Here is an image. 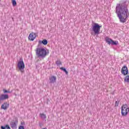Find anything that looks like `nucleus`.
Wrapping results in <instances>:
<instances>
[{
    "instance_id": "1a4fd4ad",
    "label": "nucleus",
    "mask_w": 129,
    "mask_h": 129,
    "mask_svg": "<svg viewBox=\"0 0 129 129\" xmlns=\"http://www.w3.org/2000/svg\"><path fill=\"white\" fill-rule=\"evenodd\" d=\"M19 123L18 120H13L11 121L10 123L11 127L12 128H15L17 127V124Z\"/></svg>"
},
{
    "instance_id": "2eb2a0df",
    "label": "nucleus",
    "mask_w": 129,
    "mask_h": 129,
    "mask_svg": "<svg viewBox=\"0 0 129 129\" xmlns=\"http://www.w3.org/2000/svg\"><path fill=\"white\" fill-rule=\"evenodd\" d=\"M1 129H11V127H10V125L7 124L5 126H2Z\"/></svg>"
},
{
    "instance_id": "dca6fc26",
    "label": "nucleus",
    "mask_w": 129,
    "mask_h": 129,
    "mask_svg": "<svg viewBox=\"0 0 129 129\" xmlns=\"http://www.w3.org/2000/svg\"><path fill=\"white\" fill-rule=\"evenodd\" d=\"M60 70H62V71H63L64 72H65L66 74L67 75H68V71H67L66 70V69L63 68V67H61V68H60Z\"/></svg>"
},
{
    "instance_id": "412c9836",
    "label": "nucleus",
    "mask_w": 129,
    "mask_h": 129,
    "mask_svg": "<svg viewBox=\"0 0 129 129\" xmlns=\"http://www.w3.org/2000/svg\"><path fill=\"white\" fill-rule=\"evenodd\" d=\"M18 129H25V127L23 125L19 126Z\"/></svg>"
},
{
    "instance_id": "0eeeda50",
    "label": "nucleus",
    "mask_w": 129,
    "mask_h": 129,
    "mask_svg": "<svg viewBox=\"0 0 129 129\" xmlns=\"http://www.w3.org/2000/svg\"><path fill=\"white\" fill-rule=\"evenodd\" d=\"M121 74L123 75H127L128 74V69L125 66H123L121 70Z\"/></svg>"
},
{
    "instance_id": "4be33fe9",
    "label": "nucleus",
    "mask_w": 129,
    "mask_h": 129,
    "mask_svg": "<svg viewBox=\"0 0 129 129\" xmlns=\"http://www.w3.org/2000/svg\"><path fill=\"white\" fill-rule=\"evenodd\" d=\"M115 106H118V102H117V101H115Z\"/></svg>"
},
{
    "instance_id": "9d476101",
    "label": "nucleus",
    "mask_w": 129,
    "mask_h": 129,
    "mask_svg": "<svg viewBox=\"0 0 129 129\" xmlns=\"http://www.w3.org/2000/svg\"><path fill=\"white\" fill-rule=\"evenodd\" d=\"M6 99H9V95L1 94L0 95V101H2V100H6Z\"/></svg>"
},
{
    "instance_id": "423d86ee",
    "label": "nucleus",
    "mask_w": 129,
    "mask_h": 129,
    "mask_svg": "<svg viewBox=\"0 0 129 129\" xmlns=\"http://www.w3.org/2000/svg\"><path fill=\"white\" fill-rule=\"evenodd\" d=\"M105 41L108 45H117V44H118V41H113L112 39H111L108 37H106Z\"/></svg>"
},
{
    "instance_id": "5701e85b",
    "label": "nucleus",
    "mask_w": 129,
    "mask_h": 129,
    "mask_svg": "<svg viewBox=\"0 0 129 129\" xmlns=\"http://www.w3.org/2000/svg\"><path fill=\"white\" fill-rule=\"evenodd\" d=\"M21 124L22 125H24V124H25V122H22Z\"/></svg>"
},
{
    "instance_id": "f03ea898",
    "label": "nucleus",
    "mask_w": 129,
    "mask_h": 129,
    "mask_svg": "<svg viewBox=\"0 0 129 129\" xmlns=\"http://www.w3.org/2000/svg\"><path fill=\"white\" fill-rule=\"evenodd\" d=\"M37 57L45 58L46 56L49 55V49L44 47H37L35 50Z\"/></svg>"
},
{
    "instance_id": "f3484780",
    "label": "nucleus",
    "mask_w": 129,
    "mask_h": 129,
    "mask_svg": "<svg viewBox=\"0 0 129 129\" xmlns=\"http://www.w3.org/2000/svg\"><path fill=\"white\" fill-rule=\"evenodd\" d=\"M40 117H42V118H46L47 116H46V114L44 113H40Z\"/></svg>"
},
{
    "instance_id": "9b49d317",
    "label": "nucleus",
    "mask_w": 129,
    "mask_h": 129,
    "mask_svg": "<svg viewBox=\"0 0 129 129\" xmlns=\"http://www.w3.org/2000/svg\"><path fill=\"white\" fill-rule=\"evenodd\" d=\"M49 80L50 83H55V82H56V80H57V78L55 76H52L49 77Z\"/></svg>"
},
{
    "instance_id": "4468645a",
    "label": "nucleus",
    "mask_w": 129,
    "mask_h": 129,
    "mask_svg": "<svg viewBox=\"0 0 129 129\" xmlns=\"http://www.w3.org/2000/svg\"><path fill=\"white\" fill-rule=\"evenodd\" d=\"M124 81L126 83H129V75H127L125 77L124 79Z\"/></svg>"
},
{
    "instance_id": "aec40b11",
    "label": "nucleus",
    "mask_w": 129,
    "mask_h": 129,
    "mask_svg": "<svg viewBox=\"0 0 129 129\" xmlns=\"http://www.w3.org/2000/svg\"><path fill=\"white\" fill-rule=\"evenodd\" d=\"M3 92L4 93H10L11 92L8 91V90H3Z\"/></svg>"
},
{
    "instance_id": "6ab92c4d",
    "label": "nucleus",
    "mask_w": 129,
    "mask_h": 129,
    "mask_svg": "<svg viewBox=\"0 0 129 129\" xmlns=\"http://www.w3.org/2000/svg\"><path fill=\"white\" fill-rule=\"evenodd\" d=\"M56 64L57 65H61L62 64V63L60 61L57 60V61H56Z\"/></svg>"
},
{
    "instance_id": "b1692460",
    "label": "nucleus",
    "mask_w": 129,
    "mask_h": 129,
    "mask_svg": "<svg viewBox=\"0 0 129 129\" xmlns=\"http://www.w3.org/2000/svg\"><path fill=\"white\" fill-rule=\"evenodd\" d=\"M1 2H2V0H0V3H1Z\"/></svg>"
},
{
    "instance_id": "f8f14e48",
    "label": "nucleus",
    "mask_w": 129,
    "mask_h": 129,
    "mask_svg": "<svg viewBox=\"0 0 129 129\" xmlns=\"http://www.w3.org/2000/svg\"><path fill=\"white\" fill-rule=\"evenodd\" d=\"M9 103L7 102H4L1 106V108H2V109H4V110H6L8 109V107H9Z\"/></svg>"
},
{
    "instance_id": "7ed1b4c3",
    "label": "nucleus",
    "mask_w": 129,
    "mask_h": 129,
    "mask_svg": "<svg viewBox=\"0 0 129 129\" xmlns=\"http://www.w3.org/2000/svg\"><path fill=\"white\" fill-rule=\"evenodd\" d=\"M129 112V107L126 104H123L121 107V114L122 116H126Z\"/></svg>"
},
{
    "instance_id": "20e7f679",
    "label": "nucleus",
    "mask_w": 129,
    "mask_h": 129,
    "mask_svg": "<svg viewBox=\"0 0 129 129\" xmlns=\"http://www.w3.org/2000/svg\"><path fill=\"white\" fill-rule=\"evenodd\" d=\"M101 27V26H100L97 23H94V25L92 26V30L95 35H98L99 34Z\"/></svg>"
},
{
    "instance_id": "39448f33",
    "label": "nucleus",
    "mask_w": 129,
    "mask_h": 129,
    "mask_svg": "<svg viewBox=\"0 0 129 129\" xmlns=\"http://www.w3.org/2000/svg\"><path fill=\"white\" fill-rule=\"evenodd\" d=\"M17 67L18 69L21 71V73H24V70L25 69V63L24 61H19L18 62Z\"/></svg>"
},
{
    "instance_id": "f257e3e1",
    "label": "nucleus",
    "mask_w": 129,
    "mask_h": 129,
    "mask_svg": "<svg viewBox=\"0 0 129 129\" xmlns=\"http://www.w3.org/2000/svg\"><path fill=\"white\" fill-rule=\"evenodd\" d=\"M116 14L121 23H125L129 17L128 10L121 4H117L116 7Z\"/></svg>"
},
{
    "instance_id": "6e6552de",
    "label": "nucleus",
    "mask_w": 129,
    "mask_h": 129,
    "mask_svg": "<svg viewBox=\"0 0 129 129\" xmlns=\"http://www.w3.org/2000/svg\"><path fill=\"white\" fill-rule=\"evenodd\" d=\"M37 38V36H36V33L34 32H31L30 34H29V35L28 36V40L29 41H34L35 39Z\"/></svg>"
},
{
    "instance_id": "ddd939ff",
    "label": "nucleus",
    "mask_w": 129,
    "mask_h": 129,
    "mask_svg": "<svg viewBox=\"0 0 129 129\" xmlns=\"http://www.w3.org/2000/svg\"><path fill=\"white\" fill-rule=\"evenodd\" d=\"M38 43L40 45H41V44H43V45H47V44H48V41L46 39H44L42 41L39 40Z\"/></svg>"
},
{
    "instance_id": "a211bd4d",
    "label": "nucleus",
    "mask_w": 129,
    "mask_h": 129,
    "mask_svg": "<svg viewBox=\"0 0 129 129\" xmlns=\"http://www.w3.org/2000/svg\"><path fill=\"white\" fill-rule=\"evenodd\" d=\"M12 5L13 7L17 6V2H16V0H12Z\"/></svg>"
}]
</instances>
